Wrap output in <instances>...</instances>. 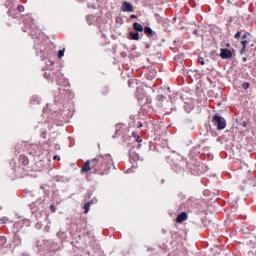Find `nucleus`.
Instances as JSON below:
<instances>
[{
    "mask_svg": "<svg viewBox=\"0 0 256 256\" xmlns=\"http://www.w3.org/2000/svg\"><path fill=\"white\" fill-rule=\"evenodd\" d=\"M113 167V158L109 154L98 155L92 160H87L81 167L80 173L93 171L95 175H109Z\"/></svg>",
    "mask_w": 256,
    "mask_h": 256,
    "instance_id": "f257e3e1",
    "label": "nucleus"
},
{
    "mask_svg": "<svg viewBox=\"0 0 256 256\" xmlns=\"http://www.w3.org/2000/svg\"><path fill=\"white\" fill-rule=\"evenodd\" d=\"M251 34L250 33H245L242 38H241V45L242 48L240 50V54L243 55V53H245V51H249V49H251L252 47H255V41L251 40Z\"/></svg>",
    "mask_w": 256,
    "mask_h": 256,
    "instance_id": "f03ea898",
    "label": "nucleus"
},
{
    "mask_svg": "<svg viewBox=\"0 0 256 256\" xmlns=\"http://www.w3.org/2000/svg\"><path fill=\"white\" fill-rule=\"evenodd\" d=\"M212 123L218 129V131H223V129L227 127V122L225 121V118H223L219 114L214 115Z\"/></svg>",
    "mask_w": 256,
    "mask_h": 256,
    "instance_id": "7ed1b4c3",
    "label": "nucleus"
},
{
    "mask_svg": "<svg viewBox=\"0 0 256 256\" xmlns=\"http://www.w3.org/2000/svg\"><path fill=\"white\" fill-rule=\"evenodd\" d=\"M220 57L221 59H231L233 57V52L227 48H221Z\"/></svg>",
    "mask_w": 256,
    "mask_h": 256,
    "instance_id": "20e7f679",
    "label": "nucleus"
},
{
    "mask_svg": "<svg viewBox=\"0 0 256 256\" xmlns=\"http://www.w3.org/2000/svg\"><path fill=\"white\" fill-rule=\"evenodd\" d=\"M121 11H123L124 13H133V4L129 2H123L121 6Z\"/></svg>",
    "mask_w": 256,
    "mask_h": 256,
    "instance_id": "39448f33",
    "label": "nucleus"
},
{
    "mask_svg": "<svg viewBox=\"0 0 256 256\" xmlns=\"http://www.w3.org/2000/svg\"><path fill=\"white\" fill-rule=\"evenodd\" d=\"M188 217L186 212H182L177 216L176 223H183V221H187Z\"/></svg>",
    "mask_w": 256,
    "mask_h": 256,
    "instance_id": "423d86ee",
    "label": "nucleus"
},
{
    "mask_svg": "<svg viewBox=\"0 0 256 256\" xmlns=\"http://www.w3.org/2000/svg\"><path fill=\"white\" fill-rule=\"evenodd\" d=\"M133 29L137 33H143V31H144L143 25H141V23H139V22H134L133 23Z\"/></svg>",
    "mask_w": 256,
    "mask_h": 256,
    "instance_id": "0eeeda50",
    "label": "nucleus"
},
{
    "mask_svg": "<svg viewBox=\"0 0 256 256\" xmlns=\"http://www.w3.org/2000/svg\"><path fill=\"white\" fill-rule=\"evenodd\" d=\"M162 99H171V88H163Z\"/></svg>",
    "mask_w": 256,
    "mask_h": 256,
    "instance_id": "6e6552de",
    "label": "nucleus"
},
{
    "mask_svg": "<svg viewBox=\"0 0 256 256\" xmlns=\"http://www.w3.org/2000/svg\"><path fill=\"white\" fill-rule=\"evenodd\" d=\"M8 15L10 17H13V19H17V16L19 15V12L17 11V8H13L11 7L9 10H8Z\"/></svg>",
    "mask_w": 256,
    "mask_h": 256,
    "instance_id": "1a4fd4ad",
    "label": "nucleus"
},
{
    "mask_svg": "<svg viewBox=\"0 0 256 256\" xmlns=\"http://www.w3.org/2000/svg\"><path fill=\"white\" fill-rule=\"evenodd\" d=\"M163 27H164V31L169 33L171 31V21H169L167 19L163 20Z\"/></svg>",
    "mask_w": 256,
    "mask_h": 256,
    "instance_id": "9d476101",
    "label": "nucleus"
},
{
    "mask_svg": "<svg viewBox=\"0 0 256 256\" xmlns=\"http://www.w3.org/2000/svg\"><path fill=\"white\" fill-rule=\"evenodd\" d=\"M19 161L22 165H29V158H27L25 155H21L19 157Z\"/></svg>",
    "mask_w": 256,
    "mask_h": 256,
    "instance_id": "9b49d317",
    "label": "nucleus"
},
{
    "mask_svg": "<svg viewBox=\"0 0 256 256\" xmlns=\"http://www.w3.org/2000/svg\"><path fill=\"white\" fill-rule=\"evenodd\" d=\"M130 37L132 41H139L140 39L139 32H130Z\"/></svg>",
    "mask_w": 256,
    "mask_h": 256,
    "instance_id": "f8f14e48",
    "label": "nucleus"
},
{
    "mask_svg": "<svg viewBox=\"0 0 256 256\" xmlns=\"http://www.w3.org/2000/svg\"><path fill=\"white\" fill-rule=\"evenodd\" d=\"M144 33H145V35H153V29H151V27H149V26H145Z\"/></svg>",
    "mask_w": 256,
    "mask_h": 256,
    "instance_id": "ddd939ff",
    "label": "nucleus"
},
{
    "mask_svg": "<svg viewBox=\"0 0 256 256\" xmlns=\"http://www.w3.org/2000/svg\"><path fill=\"white\" fill-rule=\"evenodd\" d=\"M133 136H134L135 141H136L137 143H142V142H143V139L141 138V136L135 134V132L133 133Z\"/></svg>",
    "mask_w": 256,
    "mask_h": 256,
    "instance_id": "4468645a",
    "label": "nucleus"
},
{
    "mask_svg": "<svg viewBox=\"0 0 256 256\" xmlns=\"http://www.w3.org/2000/svg\"><path fill=\"white\" fill-rule=\"evenodd\" d=\"M7 243V238L5 236H0V247H3Z\"/></svg>",
    "mask_w": 256,
    "mask_h": 256,
    "instance_id": "2eb2a0df",
    "label": "nucleus"
},
{
    "mask_svg": "<svg viewBox=\"0 0 256 256\" xmlns=\"http://www.w3.org/2000/svg\"><path fill=\"white\" fill-rule=\"evenodd\" d=\"M16 11H18V13H23V11H25V6L19 4L16 8Z\"/></svg>",
    "mask_w": 256,
    "mask_h": 256,
    "instance_id": "dca6fc26",
    "label": "nucleus"
},
{
    "mask_svg": "<svg viewBox=\"0 0 256 256\" xmlns=\"http://www.w3.org/2000/svg\"><path fill=\"white\" fill-rule=\"evenodd\" d=\"M90 207H91V203H86V204H84V213H89V209H90Z\"/></svg>",
    "mask_w": 256,
    "mask_h": 256,
    "instance_id": "f3484780",
    "label": "nucleus"
},
{
    "mask_svg": "<svg viewBox=\"0 0 256 256\" xmlns=\"http://www.w3.org/2000/svg\"><path fill=\"white\" fill-rule=\"evenodd\" d=\"M146 79H153L155 78V71L150 72L149 74H145Z\"/></svg>",
    "mask_w": 256,
    "mask_h": 256,
    "instance_id": "a211bd4d",
    "label": "nucleus"
},
{
    "mask_svg": "<svg viewBox=\"0 0 256 256\" xmlns=\"http://www.w3.org/2000/svg\"><path fill=\"white\" fill-rule=\"evenodd\" d=\"M241 35H243V33L241 31H238L235 35H234V39H236L237 41H239V39H241Z\"/></svg>",
    "mask_w": 256,
    "mask_h": 256,
    "instance_id": "6ab92c4d",
    "label": "nucleus"
},
{
    "mask_svg": "<svg viewBox=\"0 0 256 256\" xmlns=\"http://www.w3.org/2000/svg\"><path fill=\"white\" fill-rule=\"evenodd\" d=\"M65 55V49L59 50L58 51V58L61 59Z\"/></svg>",
    "mask_w": 256,
    "mask_h": 256,
    "instance_id": "aec40b11",
    "label": "nucleus"
},
{
    "mask_svg": "<svg viewBox=\"0 0 256 256\" xmlns=\"http://www.w3.org/2000/svg\"><path fill=\"white\" fill-rule=\"evenodd\" d=\"M249 87H251V84H249V82H244V83L242 84V89L247 90V89H249Z\"/></svg>",
    "mask_w": 256,
    "mask_h": 256,
    "instance_id": "412c9836",
    "label": "nucleus"
},
{
    "mask_svg": "<svg viewBox=\"0 0 256 256\" xmlns=\"http://www.w3.org/2000/svg\"><path fill=\"white\" fill-rule=\"evenodd\" d=\"M0 223H1V224H3V223H4V224H5V223H9V218H7V217L1 218V219H0Z\"/></svg>",
    "mask_w": 256,
    "mask_h": 256,
    "instance_id": "4be33fe9",
    "label": "nucleus"
},
{
    "mask_svg": "<svg viewBox=\"0 0 256 256\" xmlns=\"http://www.w3.org/2000/svg\"><path fill=\"white\" fill-rule=\"evenodd\" d=\"M28 23H30V24H27V22H25V25L28 26V29H30V27H33V19H30V20L28 21Z\"/></svg>",
    "mask_w": 256,
    "mask_h": 256,
    "instance_id": "5701e85b",
    "label": "nucleus"
},
{
    "mask_svg": "<svg viewBox=\"0 0 256 256\" xmlns=\"http://www.w3.org/2000/svg\"><path fill=\"white\" fill-rule=\"evenodd\" d=\"M50 210L52 213H55V211H57V207H55V205H50Z\"/></svg>",
    "mask_w": 256,
    "mask_h": 256,
    "instance_id": "b1692460",
    "label": "nucleus"
},
{
    "mask_svg": "<svg viewBox=\"0 0 256 256\" xmlns=\"http://www.w3.org/2000/svg\"><path fill=\"white\" fill-rule=\"evenodd\" d=\"M198 63H200V65H205V60L203 58H198Z\"/></svg>",
    "mask_w": 256,
    "mask_h": 256,
    "instance_id": "393cba45",
    "label": "nucleus"
},
{
    "mask_svg": "<svg viewBox=\"0 0 256 256\" xmlns=\"http://www.w3.org/2000/svg\"><path fill=\"white\" fill-rule=\"evenodd\" d=\"M53 160H54V161H61V157H59V156H54V157H53Z\"/></svg>",
    "mask_w": 256,
    "mask_h": 256,
    "instance_id": "a878e982",
    "label": "nucleus"
},
{
    "mask_svg": "<svg viewBox=\"0 0 256 256\" xmlns=\"http://www.w3.org/2000/svg\"><path fill=\"white\" fill-rule=\"evenodd\" d=\"M88 203H90V205H93V203H97V199H92Z\"/></svg>",
    "mask_w": 256,
    "mask_h": 256,
    "instance_id": "bb28decb",
    "label": "nucleus"
},
{
    "mask_svg": "<svg viewBox=\"0 0 256 256\" xmlns=\"http://www.w3.org/2000/svg\"><path fill=\"white\" fill-rule=\"evenodd\" d=\"M130 19H137V16L135 14L130 15Z\"/></svg>",
    "mask_w": 256,
    "mask_h": 256,
    "instance_id": "cd10ccee",
    "label": "nucleus"
},
{
    "mask_svg": "<svg viewBox=\"0 0 256 256\" xmlns=\"http://www.w3.org/2000/svg\"><path fill=\"white\" fill-rule=\"evenodd\" d=\"M242 61H243V63H246L247 62V57H243Z\"/></svg>",
    "mask_w": 256,
    "mask_h": 256,
    "instance_id": "c85d7f7f",
    "label": "nucleus"
},
{
    "mask_svg": "<svg viewBox=\"0 0 256 256\" xmlns=\"http://www.w3.org/2000/svg\"><path fill=\"white\" fill-rule=\"evenodd\" d=\"M242 126H243V127H247V122H243V123H242Z\"/></svg>",
    "mask_w": 256,
    "mask_h": 256,
    "instance_id": "c756f323",
    "label": "nucleus"
},
{
    "mask_svg": "<svg viewBox=\"0 0 256 256\" xmlns=\"http://www.w3.org/2000/svg\"><path fill=\"white\" fill-rule=\"evenodd\" d=\"M138 149H141V144H138Z\"/></svg>",
    "mask_w": 256,
    "mask_h": 256,
    "instance_id": "7c9ffc66",
    "label": "nucleus"
},
{
    "mask_svg": "<svg viewBox=\"0 0 256 256\" xmlns=\"http://www.w3.org/2000/svg\"><path fill=\"white\" fill-rule=\"evenodd\" d=\"M139 103H141V99H139Z\"/></svg>",
    "mask_w": 256,
    "mask_h": 256,
    "instance_id": "2f4dec72",
    "label": "nucleus"
},
{
    "mask_svg": "<svg viewBox=\"0 0 256 256\" xmlns=\"http://www.w3.org/2000/svg\"><path fill=\"white\" fill-rule=\"evenodd\" d=\"M226 47H229V44H227Z\"/></svg>",
    "mask_w": 256,
    "mask_h": 256,
    "instance_id": "473e14b6",
    "label": "nucleus"
},
{
    "mask_svg": "<svg viewBox=\"0 0 256 256\" xmlns=\"http://www.w3.org/2000/svg\"><path fill=\"white\" fill-rule=\"evenodd\" d=\"M0 211H1V206H0Z\"/></svg>",
    "mask_w": 256,
    "mask_h": 256,
    "instance_id": "72a5a7b5",
    "label": "nucleus"
}]
</instances>
